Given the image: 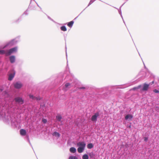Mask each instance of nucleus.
I'll list each match as a JSON object with an SVG mask.
<instances>
[{
    "label": "nucleus",
    "mask_w": 159,
    "mask_h": 159,
    "mask_svg": "<svg viewBox=\"0 0 159 159\" xmlns=\"http://www.w3.org/2000/svg\"><path fill=\"white\" fill-rule=\"evenodd\" d=\"M42 121L44 123H46L47 122V120L45 119H43Z\"/></svg>",
    "instance_id": "25"
},
{
    "label": "nucleus",
    "mask_w": 159,
    "mask_h": 159,
    "mask_svg": "<svg viewBox=\"0 0 159 159\" xmlns=\"http://www.w3.org/2000/svg\"><path fill=\"white\" fill-rule=\"evenodd\" d=\"M15 72L13 70L12 73H10L9 75V77H8V80H11L13 78H14L15 75Z\"/></svg>",
    "instance_id": "5"
},
{
    "label": "nucleus",
    "mask_w": 159,
    "mask_h": 159,
    "mask_svg": "<svg viewBox=\"0 0 159 159\" xmlns=\"http://www.w3.org/2000/svg\"><path fill=\"white\" fill-rule=\"evenodd\" d=\"M70 151L71 153H74L76 152V149L74 147H71L70 149Z\"/></svg>",
    "instance_id": "10"
},
{
    "label": "nucleus",
    "mask_w": 159,
    "mask_h": 159,
    "mask_svg": "<svg viewBox=\"0 0 159 159\" xmlns=\"http://www.w3.org/2000/svg\"><path fill=\"white\" fill-rule=\"evenodd\" d=\"M53 136H55L57 137H59L60 136V134L59 133L57 132H54L53 134Z\"/></svg>",
    "instance_id": "14"
},
{
    "label": "nucleus",
    "mask_w": 159,
    "mask_h": 159,
    "mask_svg": "<svg viewBox=\"0 0 159 159\" xmlns=\"http://www.w3.org/2000/svg\"><path fill=\"white\" fill-rule=\"evenodd\" d=\"M70 85V84L68 83H66L65 84V86L66 88H67L68 86Z\"/></svg>",
    "instance_id": "24"
},
{
    "label": "nucleus",
    "mask_w": 159,
    "mask_h": 159,
    "mask_svg": "<svg viewBox=\"0 0 159 159\" xmlns=\"http://www.w3.org/2000/svg\"><path fill=\"white\" fill-rule=\"evenodd\" d=\"M61 30L65 31L67 30V29L65 26H62L61 27Z\"/></svg>",
    "instance_id": "17"
},
{
    "label": "nucleus",
    "mask_w": 159,
    "mask_h": 159,
    "mask_svg": "<svg viewBox=\"0 0 159 159\" xmlns=\"http://www.w3.org/2000/svg\"><path fill=\"white\" fill-rule=\"evenodd\" d=\"M87 147L89 149H91L93 148V145L92 143H90L88 144L87 145Z\"/></svg>",
    "instance_id": "15"
},
{
    "label": "nucleus",
    "mask_w": 159,
    "mask_h": 159,
    "mask_svg": "<svg viewBox=\"0 0 159 159\" xmlns=\"http://www.w3.org/2000/svg\"><path fill=\"white\" fill-rule=\"evenodd\" d=\"M99 116L98 112H96L93 115L91 118V120L93 121H96L97 120V118Z\"/></svg>",
    "instance_id": "2"
},
{
    "label": "nucleus",
    "mask_w": 159,
    "mask_h": 159,
    "mask_svg": "<svg viewBox=\"0 0 159 159\" xmlns=\"http://www.w3.org/2000/svg\"><path fill=\"white\" fill-rule=\"evenodd\" d=\"M20 134L21 135L25 136L26 134V130L23 129H21L20 130Z\"/></svg>",
    "instance_id": "8"
},
{
    "label": "nucleus",
    "mask_w": 159,
    "mask_h": 159,
    "mask_svg": "<svg viewBox=\"0 0 159 159\" xmlns=\"http://www.w3.org/2000/svg\"><path fill=\"white\" fill-rule=\"evenodd\" d=\"M153 91L155 93H158L159 92V91L157 89H154L153 90Z\"/></svg>",
    "instance_id": "26"
},
{
    "label": "nucleus",
    "mask_w": 159,
    "mask_h": 159,
    "mask_svg": "<svg viewBox=\"0 0 159 159\" xmlns=\"http://www.w3.org/2000/svg\"><path fill=\"white\" fill-rule=\"evenodd\" d=\"M41 98L39 96H38L37 97H35V100H36L37 101L40 100L41 99Z\"/></svg>",
    "instance_id": "22"
},
{
    "label": "nucleus",
    "mask_w": 159,
    "mask_h": 159,
    "mask_svg": "<svg viewBox=\"0 0 159 159\" xmlns=\"http://www.w3.org/2000/svg\"><path fill=\"white\" fill-rule=\"evenodd\" d=\"M74 23V22L73 21H71L67 23V26L71 28L72 26Z\"/></svg>",
    "instance_id": "11"
},
{
    "label": "nucleus",
    "mask_w": 159,
    "mask_h": 159,
    "mask_svg": "<svg viewBox=\"0 0 159 159\" xmlns=\"http://www.w3.org/2000/svg\"><path fill=\"white\" fill-rule=\"evenodd\" d=\"M29 97L30 98L32 99L33 100H35L36 97L34 96L33 95L30 94L29 95Z\"/></svg>",
    "instance_id": "18"
},
{
    "label": "nucleus",
    "mask_w": 159,
    "mask_h": 159,
    "mask_svg": "<svg viewBox=\"0 0 159 159\" xmlns=\"http://www.w3.org/2000/svg\"><path fill=\"white\" fill-rule=\"evenodd\" d=\"M85 89V87H80L79 88V89Z\"/></svg>",
    "instance_id": "28"
},
{
    "label": "nucleus",
    "mask_w": 159,
    "mask_h": 159,
    "mask_svg": "<svg viewBox=\"0 0 159 159\" xmlns=\"http://www.w3.org/2000/svg\"><path fill=\"white\" fill-rule=\"evenodd\" d=\"M10 60L11 63H13L14 62L15 60V57L13 56L10 57Z\"/></svg>",
    "instance_id": "9"
},
{
    "label": "nucleus",
    "mask_w": 159,
    "mask_h": 159,
    "mask_svg": "<svg viewBox=\"0 0 159 159\" xmlns=\"http://www.w3.org/2000/svg\"><path fill=\"white\" fill-rule=\"evenodd\" d=\"M15 101L20 104H22L24 103V100L21 98L17 97L15 98Z\"/></svg>",
    "instance_id": "3"
},
{
    "label": "nucleus",
    "mask_w": 159,
    "mask_h": 159,
    "mask_svg": "<svg viewBox=\"0 0 159 159\" xmlns=\"http://www.w3.org/2000/svg\"><path fill=\"white\" fill-rule=\"evenodd\" d=\"M149 85L148 84L146 83L144 84L143 85V87L141 90L143 91H147L149 88Z\"/></svg>",
    "instance_id": "7"
},
{
    "label": "nucleus",
    "mask_w": 159,
    "mask_h": 159,
    "mask_svg": "<svg viewBox=\"0 0 159 159\" xmlns=\"http://www.w3.org/2000/svg\"><path fill=\"white\" fill-rule=\"evenodd\" d=\"M141 87V86L140 85L138 86L137 87H134V88H133L131 90H135L137 89H139Z\"/></svg>",
    "instance_id": "20"
},
{
    "label": "nucleus",
    "mask_w": 159,
    "mask_h": 159,
    "mask_svg": "<svg viewBox=\"0 0 159 159\" xmlns=\"http://www.w3.org/2000/svg\"><path fill=\"white\" fill-rule=\"evenodd\" d=\"M56 119L59 121H60L62 119V117L61 115H59L56 116Z\"/></svg>",
    "instance_id": "16"
},
{
    "label": "nucleus",
    "mask_w": 159,
    "mask_h": 159,
    "mask_svg": "<svg viewBox=\"0 0 159 159\" xmlns=\"http://www.w3.org/2000/svg\"><path fill=\"white\" fill-rule=\"evenodd\" d=\"M133 116L131 115L128 114L125 117V119L126 120H128L129 118L130 119H132Z\"/></svg>",
    "instance_id": "12"
},
{
    "label": "nucleus",
    "mask_w": 159,
    "mask_h": 159,
    "mask_svg": "<svg viewBox=\"0 0 159 159\" xmlns=\"http://www.w3.org/2000/svg\"><path fill=\"white\" fill-rule=\"evenodd\" d=\"M86 144L84 142H80L77 143V146L80 147L84 148Z\"/></svg>",
    "instance_id": "6"
},
{
    "label": "nucleus",
    "mask_w": 159,
    "mask_h": 159,
    "mask_svg": "<svg viewBox=\"0 0 159 159\" xmlns=\"http://www.w3.org/2000/svg\"><path fill=\"white\" fill-rule=\"evenodd\" d=\"M17 48L15 47L10 49L6 52V55L7 56L10 55L12 53L16 51Z\"/></svg>",
    "instance_id": "1"
},
{
    "label": "nucleus",
    "mask_w": 159,
    "mask_h": 159,
    "mask_svg": "<svg viewBox=\"0 0 159 159\" xmlns=\"http://www.w3.org/2000/svg\"><path fill=\"white\" fill-rule=\"evenodd\" d=\"M69 159H78L75 156H70L69 157Z\"/></svg>",
    "instance_id": "21"
},
{
    "label": "nucleus",
    "mask_w": 159,
    "mask_h": 159,
    "mask_svg": "<svg viewBox=\"0 0 159 159\" xmlns=\"http://www.w3.org/2000/svg\"><path fill=\"white\" fill-rule=\"evenodd\" d=\"M152 83L153 84L154 83V82H153V81L152 82Z\"/></svg>",
    "instance_id": "29"
},
{
    "label": "nucleus",
    "mask_w": 159,
    "mask_h": 159,
    "mask_svg": "<svg viewBox=\"0 0 159 159\" xmlns=\"http://www.w3.org/2000/svg\"><path fill=\"white\" fill-rule=\"evenodd\" d=\"M84 149V148L79 147L77 149V151L79 153H81Z\"/></svg>",
    "instance_id": "13"
},
{
    "label": "nucleus",
    "mask_w": 159,
    "mask_h": 159,
    "mask_svg": "<svg viewBox=\"0 0 159 159\" xmlns=\"http://www.w3.org/2000/svg\"><path fill=\"white\" fill-rule=\"evenodd\" d=\"M22 86V84L19 82H17L14 84V87L16 89H20Z\"/></svg>",
    "instance_id": "4"
},
{
    "label": "nucleus",
    "mask_w": 159,
    "mask_h": 159,
    "mask_svg": "<svg viewBox=\"0 0 159 159\" xmlns=\"http://www.w3.org/2000/svg\"><path fill=\"white\" fill-rule=\"evenodd\" d=\"M83 159H88L89 157L87 154H84L82 157Z\"/></svg>",
    "instance_id": "19"
},
{
    "label": "nucleus",
    "mask_w": 159,
    "mask_h": 159,
    "mask_svg": "<svg viewBox=\"0 0 159 159\" xmlns=\"http://www.w3.org/2000/svg\"><path fill=\"white\" fill-rule=\"evenodd\" d=\"M144 141L146 142L147 141V140H148V138L147 137H145L144 138Z\"/></svg>",
    "instance_id": "27"
},
{
    "label": "nucleus",
    "mask_w": 159,
    "mask_h": 159,
    "mask_svg": "<svg viewBox=\"0 0 159 159\" xmlns=\"http://www.w3.org/2000/svg\"><path fill=\"white\" fill-rule=\"evenodd\" d=\"M6 52L4 50H1L0 51V54H6Z\"/></svg>",
    "instance_id": "23"
}]
</instances>
